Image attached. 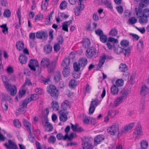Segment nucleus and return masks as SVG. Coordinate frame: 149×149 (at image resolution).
Masks as SVG:
<instances>
[{"mask_svg": "<svg viewBox=\"0 0 149 149\" xmlns=\"http://www.w3.org/2000/svg\"><path fill=\"white\" fill-rule=\"evenodd\" d=\"M67 3L66 1H64L62 2L60 5V8L61 10L64 9L67 6Z\"/></svg>", "mask_w": 149, "mask_h": 149, "instance_id": "52", "label": "nucleus"}, {"mask_svg": "<svg viewBox=\"0 0 149 149\" xmlns=\"http://www.w3.org/2000/svg\"><path fill=\"white\" fill-rule=\"evenodd\" d=\"M47 91L50 95L54 98H56L59 95V92L54 85H51L47 88Z\"/></svg>", "mask_w": 149, "mask_h": 149, "instance_id": "3", "label": "nucleus"}, {"mask_svg": "<svg viewBox=\"0 0 149 149\" xmlns=\"http://www.w3.org/2000/svg\"><path fill=\"white\" fill-rule=\"evenodd\" d=\"M8 144L6 143L4 144V145L7 149H18L17 146L11 140H8Z\"/></svg>", "mask_w": 149, "mask_h": 149, "instance_id": "14", "label": "nucleus"}, {"mask_svg": "<svg viewBox=\"0 0 149 149\" xmlns=\"http://www.w3.org/2000/svg\"><path fill=\"white\" fill-rule=\"evenodd\" d=\"M27 60L26 56L23 55H20L19 57V61L22 64L26 63Z\"/></svg>", "mask_w": 149, "mask_h": 149, "instance_id": "29", "label": "nucleus"}, {"mask_svg": "<svg viewBox=\"0 0 149 149\" xmlns=\"http://www.w3.org/2000/svg\"><path fill=\"white\" fill-rule=\"evenodd\" d=\"M116 85L118 87H120L123 85V81L122 79H118L116 81Z\"/></svg>", "mask_w": 149, "mask_h": 149, "instance_id": "57", "label": "nucleus"}, {"mask_svg": "<svg viewBox=\"0 0 149 149\" xmlns=\"http://www.w3.org/2000/svg\"><path fill=\"white\" fill-rule=\"evenodd\" d=\"M148 17H144L143 16L140 17L139 22L141 24L146 23L148 22Z\"/></svg>", "mask_w": 149, "mask_h": 149, "instance_id": "38", "label": "nucleus"}, {"mask_svg": "<svg viewBox=\"0 0 149 149\" xmlns=\"http://www.w3.org/2000/svg\"><path fill=\"white\" fill-rule=\"evenodd\" d=\"M111 93L113 95L117 94L118 93V88L115 85H114L111 87Z\"/></svg>", "mask_w": 149, "mask_h": 149, "instance_id": "34", "label": "nucleus"}, {"mask_svg": "<svg viewBox=\"0 0 149 149\" xmlns=\"http://www.w3.org/2000/svg\"><path fill=\"white\" fill-rule=\"evenodd\" d=\"M59 118L60 121L65 122L68 119V115L69 113L68 111H63L61 110L59 111Z\"/></svg>", "mask_w": 149, "mask_h": 149, "instance_id": "9", "label": "nucleus"}, {"mask_svg": "<svg viewBox=\"0 0 149 149\" xmlns=\"http://www.w3.org/2000/svg\"><path fill=\"white\" fill-rule=\"evenodd\" d=\"M45 112H46L45 115L43 118H42V125H44V122H45V124L44 125L45 127V131L49 132L52 131L53 129V126L51 124L48 122V119L47 116L49 114V111L48 108L46 109Z\"/></svg>", "mask_w": 149, "mask_h": 149, "instance_id": "2", "label": "nucleus"}, {"mask_svg": "<svg viewBox=\"0 0 149 149\" xmlns=\"http://www.w3.org/2000/svg\"><path fill=\"white\" fill-rule=\"evenodd\" d=\"M107 42L109 43H113L114 44L115 43H117L118 42V40L117 39H115L113 38L110 37L108 39Z\"/></svg>", "mask_w": 149, "mask_h": 149, "instance_id": "51", "label": "nucleus"}, {"mask_svg": "<svg viewBox=\"0 0 149 149\" xmlns=\"http://www.w3.org/2000/svg\"><path fill=\"white\" fill-rule=\"evenodd\" d=\"M61 108L63 111H67V110L69 109L70 107V102L68 100H65L62 103Z\"/></svg>", "mask_w": 149, "mask_h": 149, "instance_id": "20", "label": "nucleus"}, {"mask_svg": "<svg viewBox=\"0 0 149 149\" xmlns=\"http://www.w3.org/2000/svg\"><path fill=\"white\" fill-rule=\"evenodd\" d=\"M101 3L110 9H112L113 7L111 5V1L109 0H102Z\"/></svg>", "mask_w": 149, "mask_h": 149, "instance_id": "30", "label": "nucleus"}, {"mask_svg": "<svg viewBox=\"0 0 149 149\" xmlns=\"http://www.w3.org/2000/svg\"><path fill=\"white\" fill-rule=\"evenodd\" d=\"M69 85L72 87L76 86H77V83L75 80L74 79L71 80L69 82Z\"/></svg>", "mask_w": 149, "mask_h": 149, "instance_id": "64", "label": "nucleus"}, {"mask_svg": "<svg viewBox=\"0 0 149 149\" xmlns=\"http://www.w3.org/2000/svg\"><path fill=\"white\" fill-rule=\"evenodd\" d=\"M120 44L122 48L125 49L129 46V42L127 40H123L121 41Z\"/></svg>", "mask_w": 149, "mask_h": 149, "instance_id": "37", "label": "nucleus"}, {"mask_svg": "<svg viewBox=\"0 0 149 149\" xmlns=\"http://www.w3.org/2000/svg\"><path fill=\"white\" fill-rule=\"evenodd\" d=\"M36 37L38 38L44 40L47 39L48 35L44 31H39L36 33Z\"/></svg>", "mask_w": 149, "mask_h": 149, "instance_id": "19", "label": "nucleus"}, {"mask_svg": "<svg viewBox=\"0 0 149 149\" xmlns=\"http://www.w3.org/2000/svg\"><path fill=\"white\" fill-rule=\"evenodd\" d=\"M2 78L5 87L9 84L8 83L7 78L6 76L4 75L2 76Z\"/></svg>", "mask_w": 149, "mask_h": 149, "instance_id": "56", "label": "nucleus"}, {"mask_svg": "<svg viewBox=\"0 0 149 149\" xmlns=\"http://www.w3.org/2000/svg\"><path fill=\"white\" fill-rule=\"evenodd\" d=\"M8 91H10V94L12 96H14L17 93V88L15 86L9 84L5 87Z\"/></svg>", "mask_w": 149, "mask_h": 149, "instance_id": "11", "label": "nucleus"}, {"mask_svg": "<svg viewBox=\"0 0 149 149\" xmlns=\"http://www.w3.org/2000/svg\"><path fill=\"white\" fill-rule=\"evenodd\" d=\"M0 27L2 29V31L5 34L8 33V28L6 24H3L1 25Z\"/></svg>", "mask_w": 149, "mask_h": 149, "instance_id": "43", "label": "nucleus"}, {"mask_svg": "<svg viewBox=\"0 0 149 149\" xmlns=\"http://www.w3.org/2000/svg\"><path fill=\"white\" fill-rule=\"evenodd\" d=\"M48 5V2L42 1L41 7L42 10H45L47 9Z\"/></svg>", "mask_w": 149, "mask_h": 149, "instance_id": "54", "label": "nucleus"}, {"mask_svg": "<svg viewBox=\"0 0 149 149\" xmlns=\"http://www.w3.org/2000/svg\"><path fill=\"white\" fill-rule=\"evenodd\" d=\"M95 109V107L93 106L92 104H91L89 110V114H92Z\"/></svg>", "mask_w": 149, "mask_h": 149, "instance_id": "61", "label": "nucleus"}, {"mask_svg": "<svg viewBox=\"0 0 149 149\" xmlns=\"http://www.w3.org/2000/svg\"><path fill=\"white\" fill-rule=\"evenodd\" d=\"M52 107L53 109L55 111H58L59 109V106L58 102H56L53 101L51 103Z\"/></svg>", "mask_w": 149, "mask_h": 149, "instance_id": "41", "label": "nucleus"}, {"mask_svg": "<svg viewBox=\"0 0 149 149\" xmlns=\"http://www.w3.org/2000/svg\"><path fill=\"white\" fill-rule=\"evenodd\" d=\"M52 47L49 44L45 45L43 47L44 51L46 54H48L51 53L52 50Z\"/></svg>", "mask_w": 149, "mask_h": 149, "instance_id": "24", "label": "nucleus"}, {"mask_svg": "<svg viewBox=\"0 0 149 149\" xmlns=\"http://www.w3.org/2000/svg\"><path fill=\"white\" fill-rule=\"evenodd\" d=\"M13 123L14 125L16 127L19 128L21 127V124L20 122L17 119H15L13 120Z\"/></svg>", "mask_w": 149, "mask_h": 149, "instance_id": "50", "label": "nucleus"}, {"mask_svg": "<svg viewBox=\"0 0 149 149\" xmlns=\"http://www.w3.org/2000/svg\"><path fill=\"white\" fill-rule=\"evenodd\" d=\"M72 22L71 20H70L68 21H66L63 22L62 25V30L64 31L68 32V27L70 24H72Z\"/></svg>", "mask_w": 149, "mask_h": 149, "instance_id": "23", "label": "nucleus"}, {"mask_svg": "<svg viewBox=\"0 0 149 149\" xmlns=\"http://www.w3.org/2000/svg\"><path fill=\"white\" fill-rule=\"evenodd\" d=\"M105 139L104 136L102 135H99L96 136L94 139V144L97 145L100 144Z\"/></svg>", "mask_w": 149, "mask_h": 149, "instance_id": "17", "label": "nucleus"}, {"mask_svg": "<svg viewBox=\"0 0 149 149\" xmlns=\"http://www.w3.org/2000/svg\"><path fill=\"white\" fill-rule=\"evenodd\" d=\"M24 108H25L23 107L19 106V107L17 109L16 113L24 114L26 111Z\"/></svg>", "mask_w": 149, "mask_h": 149, "instance_id": "47", "label": "nucleus"}, {"mask_svg": "<svg viewBox=\"0 0 149 149\" xmlns=\"http://www.w3.org/2000/svg\"><path fill=\"white\" fill-rule=\"evenodd\" d=\"M100 41L102 42L105 43L107 42L108 38L107 36L104 34H102L100 37Z\"/></svg>", "mask_w": 149, "mask_h": 149, "instance_id": "45", "label": "nucleus"}, {"mask_svg": "<svg viewBox=\"0 0 149 149\" xmlns=\"http://www.w3.org/2000/svg\"><path fill=\"white\" fill-rule=\"evenodd\" d=\"M23 124L29 133L31 132V130L32 128V125L31 123L27 121L25 119L22 120Z\"/></svg>", "mask_w": 149, "mask_h": 149, "instance_id": "21", "label": "nucleus"}, {"mask_svg": "<svg viewBox=\"0 0 149 149\" xmlns=\"http://www.w3.org/2000/svg\"><path fill=\"white\" fill-rule=\"evenodd\" d=\"M106 45H107L108 48L109 50H111L113 49V47L114 48V47H115V44H114L113 43H109L107 42L106 44Z\"/></svg>", "mask_w": 149, "mask_h": 149, "instance_id": "63", "label": "nucleus"}, {"mask_svg": "<svg viewBox=\"0 0 149 149\" xmlns=\"http://www.w3.org/2000/svg\"><path fill=\"white\" fill-rule=\"evenodd\" d=\"M106 59V58L105 56H101L99 61L98 66L97 68V70H99L101 68L104 63Z\"/></svg>", "mask_w": 149, "mask_h": 149, "instance_id": "27", "label": "nucleus"}, {"mask_svg": "<svg viewBox=\"0 0 149 149\" xmlns=\"http://www.w3.org/2000/svg\"><path fill=\"white\" fill-rule=\"evenodd\" d=\"M78 63L81 67H84L87 65L88 63V61L85 58H81L79 60Z\"/></svg>", "mask_w": 149, "mask_h": 149, "instance_id": "25", "label": "nucleus"}, {"mask_svg": "<svg viewBox=\"0 0 149 149\" xmlns=\"http://www.w3.org/2000/svg\"><path fill=\"white\" fill-rule=\"evenodd\" d=\"M82 45L85 48H88L91 45V42L88 38H86L82 41Z\"/></svg>", "mask_w": 149, "mask_h": 149, "instance_id": "26", "label": "nucleus"}, {"mask_svg": "<svg viewBox=\"0 0 149 149\" xmlns=\"http://www.w3.org/2000/svg\"><path fill=\"white\" fill-rule=\"evenodd\" d=\"M131 48L130 47L127 49L122 48V47H118L117 48L114 47V51L117 54L124 53L125 56H128L130 54Z\"/></svg>", "mask_w": 149, "mask_h": 149, "instance_id": "5", "label": "nucleus"}, {"mask_svg": "<svg viewBox=\"0 0 149 149\" xmlns=\"http://www.w3.org/2000/svg\"><path fill=\"white\" fill-rule=\"evenodd\" d=\"M86 52V56L88 58H91L93 57H95L96 50L95 47H91L87 49Z\"/></svg>", "mask_w": 149, "mask_h": 149, "instance_id": "8", "label": "nucleus"}, {"mask_svg": "<svg viewBox=\"0 0 149 149\" xmlns=\"http://www.w3.org/2000/svg\"><path fill=\"white\" fill-rule=\"evenodd\" d=\"M28 66L31 70L33 71H36V69L38 68V72H40L41 71V68L39 67L38 63L37 61L35 59H31L29 61Z\"/></svg>", "mask_w": 149, "mask_h": 149, "instance_id": "6", "label": "nucleus"}, {"mask_svg": "<svg viewBox=\"0 0 149 149\" xmlns=\"http://www.w3.org/2000/svg\"><path fill=\"white\" fill-rule=\"evenodd\" d=\"M149 93V89L145 85L142 86L140 92V94L142 96H144Z\"/></svg>", "mask_w": 149, "mask_h": 149, "instance_id": "22", "label": "nucleus"}, {"mask_svg": "<svg viewBox=\"0 0 149 149\" xmlns=\"http://www.w3.org/2000/svg\"><path fill=\"white\" fill-rule=\"evenodd\" d=\"M56 137L59 140L63 139L64 140H66L67 139L69 141H71L73 139V133H72L69 135L67 134H65V136H63L62 133H59L57 134Z\"/></svg>", "mask_w": 149, "mask_h": 149, "instance_id": "7", "label": "nucleus"}, {"mask_svg": "<svg viewBox=\"0 0 149 149\" xmlns=\"http://www.w3.org/2000/svg\"><path fill=\"white\" fill-rule=\"evenodd\" d=\"M56 141V137L53 136H51L49 137L48 139V142L49 143H54Z\"/></svg>", "mask_w": 149, "mask_h": 149, "instance_id": "55", "label": "nucleus"}, {"mask_svg": "<svg viewBox=\"0 0 149 149\" xmlns=\"http://www.w3.org/2000/svg\"><path fill=\"white\" fill-rule=\"evenodd\" d=\"M119 68L120 71L123 72L126 71L128 69L127 65L124 63H121L120 65Z\"/></svg>", "mask_w": 149, "mask_h": 149, "instance_id": "39", "label": "nucleus"}, {"mask_svg": "<svg viewBox=\"0 0 149 149\" xmlns=\"http://www.w3.org/2000/svg\"><path fill=\"white\" fill-rule=\"evenodd\" d=\"M108 116H110L112 118H113L116 115V112L114 110H109L108 111Z\"/></svg>", "mask_w": 149, "mask_h": 149, "instance_id": "59", "label": "nucleus"}, {"mask_svg": "<svg viewBox=\"0 0 149 149\" xmlns=\"http://www.w3.org/2000/svg\"><path fill=\"white\" fill-rule=\"evenodd\" d=\"M82 146L83 149H92L93 148L91 140L88 138L85 139V141L82 143Z\"/></svg>", "mask_w": 149, "mask_h": 149, "instance_id": "10", "label": "nucleus"}, {"mask_svg": "<svg viewBox=\"0 0 149 149\" xmlns=\"http://www.w3.org/2000/svg\"><path fill=\"white\" fill-rule=\"evenodd\" d=\"M144 17H149V9H145L143 11V15Z\"/></svg>", "mask_w": 149, "mask_h": 149, "instance_id": "60", "label": "nucleus"}, {"mask_svg": "<svg viewBox=\"0 0 149 149\" xmlns=\"http://www.w3.org/2000/svg\"><path fill=\"white\" fill-rule=\"evenodd\" d=\"M41 65L42 67L44 68H48V72L51 73L54 71L55 69L56 63L55 62L52 61L50 63V61L49 59L44 58L41 61Z\"/></svg>", "mask_w": 149, "mask_h": 149, "instance_id": "1", "label": "nucleus"}, {"mask_svg": "<svg viewBox=\"0 0 149 149\" xmlns=\"http://www.w3.org/2000/svg\"><path fill=\"white\" fill-rule=\"evenodd\" d=\"M134 123H131L128 125L124 126L123 130L120 131L119 134H122L128 132L129 130H131L134 127Z\"/></svg>", "mask_w": 149, "mask_h": 149, "instance_id": "18", "label": "nucleus"}, {"mask_svg": "<svg viewBox=\"0 0 149 149\" xmlns=\"http://www.w3.org/2000/svg\"><path fill=\"white\" fill-rule=\"evenodd\" d=\"M134 134L136 136H141L143 135L141 127L139 123H138L136 125L135 130L134 132Z\"/></svg>", "mask_w": 149, "mask_h": 149, "instance_id": "13", "label": "nucleus"}, {"mask_svg": "<svg viewBox=\"0 0 149 149\" xmlns=\"http://www.w3.org/2000/svg\"><path fill=\"white\" fill-rule=\"evenodd\" d=\"M61 78V74L59 71H57L55 74L54 80L56 82H58Z\"/></svg>", "mask_w": 149, "mask_h": 149, "instance_id": "31", "label": "nucleus"}, {"mask_svg": "<svg viewBox=\"0 0 149 149\" xmlns=\"http://www.w3.org/2000/svg\"><path fill=\"white\" fill-rule=\"evenodd\" d=\"M143 43L142 41L140 40L137 44V49L138 51H141L143 49Z\"/></svg>", "mask_w": 149, "mask_h": 149, "instance_id": "42", "label": "nucleus"}, {"mask_svg": "<svg viewBox=\"0 0 149 149\" xmlns=\"http://www.w3.org/2000/svg\"><path fill=\"white\" fill-rule=\"evenodd\" d=\"M11 15V12L9 9L6 10L3 13V15L5 17H9Z\"/></svg>", "mask_w": 149, "mask_h": 149, "instance_id": "48", "label": "nucleus"}, {"mask_svg": "<svg viewBox=\"0 0 149 149\" xmlns=\"http://www.w3.org/2000/svg\"><path fill=\"white\" fill-rule=\"evenodd\" d=\"M74 56L72 54V53H70L69 56L68 58H65L62 63V65L65 67H68L70 63V58H73Z\"/></svg>", "mask_w": 149, "mask_h": 149, "instance_id": "16", "label": "nucleus"}, {"mask_svg": "<svg viewBox=\"0 0 149 149\" xmlns=\"http://www.w3.org/2000/svg\"><path fill=\"white\" fill-rule=\"evenodd\" d=\"M80 66L78 63L75 62L74 63V70L76 71H78L80 70Z\"/></svg>", "mask_w": 149, "mask_h": 149, "instance_id": "53", "label": "nucleus"}, {"mask_svg": "<svg viewBox=\"0 0 149 149\" xmlns=\"http://www.w3.org/2000/svg\"><path fill=\"white\" fill-rule=\"evenodd\" d=\"M62 73L63 75L66 77L69 76L70 74V70L69 67H65L63 70Z\"/></svg>", "mask_w": 149, "mask_h": 149, "instance_id": "28", "label": "nucleus"}, {"mask_svg": "<svg viewBox=\"0 0 149 149\" xmlns=\"http://www.w3.org/2000/svg\"><path fill=\"white\" fill-rule=\"evenodd\" d=\"M124 100L120 97H118L115 101L113 106L116 107H118L120 104L122 103Z\"/></svg>", "mask_w": 149, "mask_h": 149, "instance_id": "36", "label": "nucleus"}, {"mask_svg": "<svg viewBox=\"0 0 149 149\" xmlns=\"http://www.w3.org/2000/svg\"><path fill=\"white\" fill-rule=\"evenodd\" d=\"M60 45L58 43L55 44L54 46V49L55 52H57L60 50Z\"/></svg>", "mask_w": 149, "mask_h": 149, "instance_id": "62", "label": "nucleus"}, {"mask_svg": "<svg viewBox=\"0 0 149 149\" xmlns=\"http://www.w3.org/2000/svg\"><path fill=\"white\" fill-rule=\"evenodd\" d=\"M36 95V94H34L31 95L30 97L25 99L23 101L21 105H20V107H22L25 108H26L28 103H29L31 101L36 99H34V97Z\"/></svg>", "mask_w": 149, "mask_h": 149, "instance_id": "12", "label": "nucleus"}, {"mask_svg": "<svg viewBox=\"0 0 149 149\" xmlns=\"http://www.w3.org/2000/svg\"><path fill=\"white\" fill-rule=\"evenodd\" d=\"M119 126L118 124L116 123L113 124L111 126L109 127L107 129V132L110 134L114 135L118 134V135H121L119 134Z\"/></svg>", "mask_w": 149, "mask_h": 149, "instance_id": "4", "label": "nucleus"}, {"mask_svg": "<svg viewBox=\"0 0 149 149\" xmlns=\"http://www.w3.org/2000/svg\"><path fill=\"white\" fill-rule=\"evenodd\" d=\"M141 149H146L148 146V142L144 140H143L140 143Z\"/></svg>", "mask_w": 149, "mask_h": 149, "instance_id": "40", "label": "nucleus"}, {"mask_svg": "<svg viewBox=\"0 0 149 149\" xmlns=\"http://www.w3.org/2000/svg\"><path fill=\"white\" fill-rule=\"evenodd\" d=\"M142 8L139 6L138 8H136L135 12L136 15L138 17H141L143 15V11Z\"/></svg>", "mask_w": 149, "mask_h": 149, "instance_id": "33", "label": "nucleus"}, {"mask_svg": "<svg viewBox=\"0 0 149 149\" xmlns=\"http://www.w3.org/2000/svg\"><path fill=\"white\" fill-rule=\"evenodd\" d=\"M148 4L147 0H141L139 6L143 8L146 7Z\"/></svg>", "mask_w": 149, "mask_h": 149, "instance_id": "46", "label": "nucleus"}, {"mask_svg": "<svg viewBox=\"0 0 149 149\" xmlns=\"http://www.w3.org/2000/svg\"><path fill=\"white\" fill-rule=\"evenodd\" d=\"M128 22L130 24H133L137 22V19L134 17H132L129 19Z\"/></svg>", "mask_w": 149, "mask_h": 149, "instance_id": "49", "label": "nucleus"}, {"mask_svg": "<svg viewBox=\"0 0 149 149\" xmlns=\"http://www.w3.org/2000/svg\"><path fill=\"white\" fill-rule=\"evenodd\" d=\"M130 93V91L129 89H126L123 90L120 92V96L119 97L125 101Z\"/></svg>", "mask_w": 149, "mask_h": 149, "instance_id": "15", "label": "nucleus"}, {"mask_svg": "<svg viewBox=\"0 0 149 149\" xmlns=\"http://www.w3.org/2000/svg\"><path fill=\"white\" fill-rule=\"evenodd\" d=\"M26 85H27L29 86L31 85L32 83L31 81L28 79H26L25 80V83L22 86V88L23 89L25 86Z\"/></svg>", "mask_w": 149, "mask_h": 149, "instance_id": "58", "label": "nucleus"}, {"mask_svg": "<svg viewBox=\"0 0 149 149\" xmlns=\"http://www.w3.org/2000/svg\"><path fill=\"white\" fill-rule=\"evenodd\" d=\"M118 31L116 28H113L111 29L109 33V35L112 37H115L117 34Z\"/></svg>", "mask_w": 149, "mask_h": 149, "instance_id": "44", "label": "nucleus"}, {"mask_svg": "<svg viewBox=\"0 0 149 149\" xmlns=\"http://www.w3.org/2000/svg\"><path fill=\"white\" fill-rule=\"evenodd\" d=\"M6 100H7L11 103L12 102L11 98L10 96L8 94L2 95V97L1 100L2 102L6 101Z\"/></svg>", "mask_w": 149, "mask_h": 149, "instance_id": "32", "label": "nucleus"}, {"mask_svg": "<svg viewBox=\"0 0 149 149\" xmlns=\"http://www.w3.org/2000/svg\"><path fill=\"white\" fill-rule=\"evenodd\" d=\"M16 46L17 49L19 51H21L24 47V44L22 42L19 41L17 43Z\"/></svg>", "mask_w": 149, "mask_h": 149, "instance_id": "35", "label": "nucleus"}]
</instances>
